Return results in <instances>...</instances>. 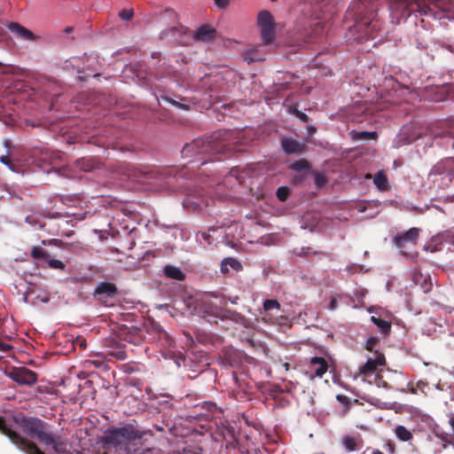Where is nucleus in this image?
I'll list each match as a JSON object with an SVG mask.
<instances>
[{
  "mask_svg": "<svg viewBox=\"0 0 454 454\" xmlns=\"http://www.w3.org/2000/svg\"><path fill=\"white\" fill-rule=\"evenodd\" d=\"M336 399L339 403H340L346 411H348L350 407V399L347 395H337Z\"/></svg>",
  "mask_w": 454,
  "mask_h": 454,
  "instance_id": "nucleus-21",
  "label": "nucleus"
},
{
  "mask_svg": "<svg viewBox=\"0 0 454 454\" xmlns=\"http://www.w3.org/2000/svg\"><path fill=\"white\" fill-rule=\"evenodd\" d=\"M316 180H317V183L319 184H323L325 182L324 178L323 177L321 178V176H319L318 175L316 176Z\"/></svg>",
  "mask_w": 454,
  "mask_h": 454,
  "instance_id": "nucleus-34",
  "label": "nucleus"
},
{
  "mask_svg": "<svg viewBox=\"0 0 454 454\" xmlns=\"http://www.w3.org/2000/svg\"><path fill=\"white\" fill-rule=\"evenodd\" d=\"M231 375L236 384L240 387L245 389H251L252 388V382L247 381L246 379L247 377V371H231Z\"/></svg>",
  "mask_w": 454,
  "mask_h": 454,
  "instance_id": "nucleus-6",
  "label": "nucleus"
},
{
  "mask_svg": "<svg viewBox=\"0 0 454 454\" xmlns=\"http://www.w3.org/2000/svg\"><path fill=\"white\" fill-rule=\"evenodd\" d=\"M311 364L318 367L317 369H328L336 366L335 362L330 357H313L311 359Z\"/></svg>",
  "mask_w": 454,
  "mask_h": 454,
  "instance_id": "nucleus-12",
  "label": "nucleus"
},
{
  "mask_svg": "<svg viewBox=\"0 0 454 454\" xmlns=\"http://www.w3.org/2000/svg\"><path fill=\"white\" fill-rule=\"evenodd\" d=\"M372 322L385 334H388L391 330V323L387 320L378 318L374 316L371 317Z\"/></svg>",
  "mask_w": 454,
  "mask_h": 454,
  "instance_id": "nucleus-15",
  "label": "nucleus"
},
{
  "mask_svg": "<svg viewBox=\"0 0 454 454\" xmlns=\"http://www.w3.org/2000/svg\"><path fill=\"white\" fill-rule=\"evenodd\" d=\"M263 308L266 311L271 310V309H279L280 305L279 303L275 300H266L263 303Z\"/></svg>",
  "mask_w": 454,
  "mask_h": 454,
  "instance_id": "nucleus-19",
  "label": "nucleus"
},
{
  "mask_svg": "<svg viewBox=\"0 0 454 454\" xmlns=\"http://www.w3.org/2000/svg\"><path fill=\"white\" fill-rule=\"evenodd\" d=\"M372 454H384L382 451L379 450H374L372 451Z\"/></svg>",
  "mask_w": 454,
  "mask_h": 454,
  "instance_id": "nucleus-36",
  "label": "nucleus"
},
{
  "mask_svg": "<svg viewBox=\"0 0 454 454\" xmlns=\"http://www.w3.org/2000/svg\"><path fill=\"white\" fill-rule=\"evenodd\" d=\"M270 370H267L266 372H267V375L269 376L270 374Z\"/></svg>",
  "mask_w": 454,
  "mask_h": 454,
  "instance_id": "nucleus-39",
  "label": "nucleus"
},
{
  "mask_svg": "<svg viewBox=\"0 0 454 454\" xmlns=\"http://www.w3.org/2000/svg\"><path fill=\"white\" fill-rule=\"evenodd\" d=\"M419 235V229L411 228L403 234L395 238V244L403 248L406 245H415Z\"/></svg>",
  "mask_w": 454,
  "mask_h": 454,
  "instance_id": "nucleus-5",
  "label": "nucleus"
},
{
  "mask_svg": "<svg viewBox=\"0 0 454 454\" xmlns=\"http://www.w3.org/2000/svg\"><path fill=\"white\" fill-rule=\"evenodd\" d=\"M99 293H114L115 287L112 284H102L98 287Z\"/></svg>",
  "mask_w": 454,
  "mask_h": 454,
  "instance_id": "nucleus-22",
  "label": "nucleus"
},
{
  "mask_svg": "<svg viewBox=\"0 0 454 454\" xmlns=\"http://www.w3.org/2000/svg\"><path fill=\"white\" fill-rule=\"evenodd\" d=\"M386 366V359L383 354L375 353V355L369 358L364 364V369H376L377 367Z\"/></svg>",
  "mask_w": 454,
  "mask_h": 454,
  "instance_id": "nucleus-9",
  "label": "nucleus"
},
{
  "mask_svg": "<svg viewBox=\"0 0 454 454\" xmlns=\"http://www.w3.org/2000/svg\"><path fill=\"white\" fill-rule=\"evenodd\" d=\"M134 14V11L131 8L123 9L120 12L119 17L123 20H129Z\"/></svg>",
  "mask_w": 454,
  "mask_h": 454,
  "instance_id": "nucleus-20",
  "label": "nucleus"
},
{
  "mask_svg": "<svg viewBox=\"0 0 454 454\" xmlns=\"http://www.w3.org/2000/svg\"><path fill=\"white\" fill-rule=\"evenodd\" d=\"M48 265L51 267V268H53V269H59V270H63L64 269V263L59 261V260H57V259H51L48 261Z\"/></svg>",
  "mask_w": 454,
  "mask_h": 454,
  "instance_id": "nucleus-23",
  "label": "nucleus"
},
{
  "mask_svg": "<svg viewBox=\"0 0 454 454\" xmlns=\"http://www.w3.org/2000/svg\"><path fill=\"white\" fill-rule=\"evenodd\" d=\"M365 177H366V178H371V177H372V176H371L370 174H367Z\"/></svg>",
  "mask_w": 454,
  "mask_h": 454,
  "instance_id": "nucleus-38",
  "label": "nucleus"
},
{
  "mask_svg": "<svg viewBox=\"0 0 454 454\" xmlns=\"http://www.w3.org/2000/svg\"><path fill=\"white\" fill-rule=\"evenodd\" d=\"M387 446L388 447V450H389L390 452H394L395 451V445L393 443L387 442Z\"/></svg>",
  "mask_w": 454,
  "mask_h": 454,
  "instance_id": "nucleus-33",
  "label": "nucleus"
},
{
  "mask_svg": "<svg viewBox=\"0 0 454 454\" xmlns=\"http://www.w3.org/2000/svg\"><path fill=\"white\" fill-rule=\"evenodd\" d=\"M373 182L379 190L384 191L387 188V178L383 171H379L375 175Z\"/></svg>",
  "mask_w": 454,
  "mask_h": 454,
  "instance_id": "nucleus-16",
  "label": "nucleus"
},
{
  "mask_svg": "<svg viewBox=\"0 0 454 454\" xmlns=\"http://www.w3.org/2000/svg\"><path fill=\"white\" fill-rule=\"evenodd\" d=\"M13 421L18 428L27 436L35 438L40 443L51 446L55 454H61L63 443L60 437L51 431L48 423L37 417L15 416Z\"/></svg>",
  "mask_w": 454,
  "mask_h": 454,
  "instance_id": "nucleus-2",
  "label": "nucleus"
},
{
  "mask_svg": "<svg viewBox=\"0 0 454 454\" xmlns=\"http://www.w3.org/2000/svg\"><path fill=\"white\" fill-rule=\"evenodd\" d=\"M31 254L34 258H44L45 254L43 250L40 247H34L32 249Z\"/></svg>",
  "mask_w": 454,
  "mask_h": 454,
  "instance_id": "nucleus-25",
  "label": "nucleus"
},
{
  "mask_svg": "<svg viewBox=\"0 0 454 454\" xmlns=\"http://www.w3.org/2000/svg\"><path fill=\"white\" fill-rule=\"evenodd\" d=\"M342 443L348 451H355L357 449V441L351 436H344Z\"/></svg>",
  "mask_w": 454,
  "mask_h": 454,
  "instance_id": "nucleus-17",
  "label": "nucleus"
},
{
  "mask_svg": "<svg viewBox=\"0 0 454 454\" xmlns=\"http://www.w3.org/2000/svg\"><path fill=\"white\" fill-rule=\"evenodd\" d=\"M395 434L396 437L403 442H408L412 439L413 434L412 433L408 430L404 426H397L395 428Z\"/></svg>",
  "mask_w": 454,
  "mask_h": 454,
  "instance_id": "nucleus-13",
  "label": "nucleus"
},
{
  "mask_svg": "<svg viewBox=\"0 0 454 454\" xmlns=\"http://www.w3.org/2000/svg\"><path fill=\"white\" fill-rule=\"evenodd\" d=\"M378 339L376 337H371L366 340L365 347L366 349L372 350L374 346L377 344Z\"/></svg>",
  "mask_w": 454,
  "mask_h": 454,
  "instance_id": "nucleus-26",
  "label": "nucleus"
},
{
  "mask_svg": "<svg viewBox=\"0 0 454 454\" xmlns=\"http://www.w3.org/2000/svg\"><path fill=\"white\" fill-rule=\"evenodd\" d=\"M164 273L168 278L176 279V280H182L184 278V274L182 272V270L175 266H166L164 269Z\"/></svg>",
  "mask_w": 454,
  "mask_h": 454,
  "instance_id": "nucleus-14",
  "label": "nucleus"
},
{
  "mask_svg": "<svg viewBox=\"0 0 454 454\" xmlns=\"http://www.w3.org/2000/svg\"><path fill=\"white\" fill-rule=\"evenodd\" d=\"M326 372V371H319V370H317L315 371V375L319 377V378H322L323 375Z\"/></svg>",
  "mask_w": 454,
  "mask_h": 454,
  "instance_id": "nucleus-32",
  "label": "nucleus"
},
{
  "mask_svg": "<svg viewBox=\"0 0 454 454\" xmlns=\"http://www.w3.org/2000/svg\"><path fill=\"white\" fill-rule=\"evenodd\" d=\"M257 26L263 43H270L275 38V22L268 11H261L257 16Z\"/></svg>",
  "mask_w": 454,
  "mask_h": 454,
  "instance_id": "nucleus-3",
  "label": "nucleus"
},
{
  "mask_svg": "<svg viewBox=\"0 0 454 454\" xmlns=\"http://www.w3.org/2000/svg\"><path fill=\"white\" fill-rule=\"evenodd\" d=\"M277 196L280 200H286L288 197V190L286 187L278 188L277 192Z\"/></svg>",
  "mask_w": 454,
  "mask_h": 454,
  "instance_id": "nucleus-24",
  "label": "nucleus"
},
{
  "mask_svg": "<svg viewBox=\"0 0 454 454\" xmlns=\"http://www.w3.org/2000/svg\"><path fill=\"white\" fill-rule=\"evenodd\" d=\"M88 363H89L87 364L88 367H90L92 364H94L95 366H98V364H94L92 361H88Z\"/></svg>",
  "mask_w": 454,
  "mask_h": 454,
  "instance_id": "nucleus-35",
  "label": "nucleus"
},
{
  "mask_svg": "<svg viewBox=\"0 0 454 454\" xmlns=\"http://www.w3.org/2000/svg\"><path fill=\"white\" fill-rule=\"evenodd\" d=\"M380 371H369V370H366V371H360V372H362L364 376L368 377V376H372V374H375V377L378 378L379 377V372Z\"/></svg>",
  "mask_w": 454,
  "mask_h": 454,
  "instance_id": "nucleus-29",
  "label": "nucleus"
},
{
  "mask_svg": "<svg viewBox=\"0 0 454 454\" xmlns=\"http://www.w3.org/2000/svg\"><path fill=\"white\" fill-rule=\"evenodd\" d=\"M145 432L136 429L132 425H125L121 427H111L99 437L98 442L106 449L114 450L115 452L124 450L131 453L141 444Z\"/></svg>",
  "mask_w": 454,
  "mask_h": 454,
  "instance_id": "nucleus-1",
  "label": "nucleus"
},
{
  "mask_svg": "<svg viewBox=\"0 0 454 454\" xmlns=\"http://www.w3.org/2000/svg\"><path fill=\"white\" fill-rule=\"evenodd\" d=\"M207 409L210 411H212L214 409H215V404L213 403H206Z\"/></svg>",
  "mask_w": 454,
  "mask_h": 454,
  "instance_id": "nucleus-31",
  "label": "nucleus"
},
{
  "mask_svg": "<svg viewBox=\"0 0 454 454\" xmlns=\"http://www.w3.org/2000/svg\"><path fill=\"white\" fill-rule=\"evenodd\" d=\"M8 27L12 32L15 33L16 35H20V37H22L25 40H34L35 39V36L30 30L27 29L26 27L20 26L18 23H11L8 26Z\"/></svg>",
  "mask_w": 454,
  "mask_h": 454,
  "instance_id": "nucleus-8",
  "label": "nucleus"
},
{
  "mask_svg": "<svg viewBox=\"0 0 454 454\" xmlns=\"http://www.w3.org/2000/svg\"><path fill=\"white\" fill-rule=\"evenodd\" d=\"M351 136L354 140L375 138L374 132L370 133V132H364V131H361V132L352 131Z\"/></svg>",
  "mask_w": 454,
  "mask_h": 454,
  "instance_id": "nucleus-18",
  "label": "nucleus"
},
{
  "mask_svg": "<svg viewBox=\"0 0 454 454\" xmlns=\"http://www.w3.org/2000/svg\"><path fill=\"white\" fill-rule=\"evenodd\" d=\"M214 35H215V30L207 26L199 27L195 31V35H194L195 38L201 42H207V41L213 39Z\"/></svg>",
  "mask_w": 454,
  "mask_h": 454,
  "instance_id": "nucleus-10",
  "label": "nucleus"
},
{
  "mask_svg": "<svg viewBox=\"0 0 454 454\" xmlns=\"http://www.w3.org/2000/svg\"><path fill=\"white\" fill-rule=\"evenodd\" d=\"M230 0H215V4L219 8H225L229 4Z\"/></svg>",
  "mask_w": 454,
  "mask_h": 454,
  "instance_id": "nucleus-28",
  "label": "nucleus"
},
{
  "mask_svg": "<svg viewBox=\"0 0 454 454\" xmlns=\"http://www.w3.org/2000/svg\"><path fill=\"white\" fill-rule=\"evenodd\" d=\"M331 309H334V301H331Z\"/></svg>",
  "mask_w": 454,
  "mask_h": 454,
  "instance_id": "nucleus-37",
  "label": "nucleus"
},
{
  "mask_svg": "<svg viewBox=\"0 0 454 454\" xmlns=\"http://www.w3.org/2000/svg\"><path fill=\"white\" fill-rule=\"evenodd\" d=\"M293 168L296 170H301L308 168V164L305 161H300L294 164Z\"/></svg>",
  "mask_w": 454,
  "mask_h": 454,
  "instance_id": "nucleus-27",
  "label": "nucleus"
},
{
  "mask_svg": "<svg viewBox=\"0 0 454 454\" xmlns=\"http://www.w3.org/2000/svg\"><path fill=\"white\" fill-rule=\"evenodd\" d=\"M282 147L286 153H300L303 151V145L294 139L286 138L282 141Z\"/></svg>",
  "mask_w": 454,
  "mask_h": 454,
  "instance_id": "nucleus-7",
  "label": "nucleus"
},
{
  "mask_svg": "<svg viewBox=\"0 0 454 454\" xmlns=\"http://www.w3.org/2000/svg\"><path fill=\"white\" fill-rule=\"evenodd\" d=\"M4 372L20 385L31 386L37 380L34 371H4Z\"/></svg>",
  "mask_w": 454,
  "mask_h": 454,
  "instance_id": "nucleus-4",
  "label": "nucleus"
},
{
  "mask_svg": "<svg viewBox=\"0 0 454 454\" xmlns=\"http://www.w3.org/2000/svg\"><path fill=\"white\" fill-rule=\"evenodd\" d=\"M90 375V373H89L86 371H81L80 373L77 374V376L82 379H85V378L89 377Z\"/></svg>",
  "mask_w": 454,
  "mask_h": 454,
  "instance_id": "nucleus-30",
  "label": "nucleus"
},
{
  "mask_svg": "<svg viewBox=\"0 0 454 454\" xmlns=\"http://www.w3.org/2000/svg\"><path fill=\"white\" fill-rule=\"evenodd\" d=\"M230 268L239 271L241 270L242 266L239 261L234 258L228 257L223 260L221 264V271L223 273H226L229 271Z\"/></svg>",
  "mask_w": 454,
  "mask_h": 454,
  "instance_id": "nucleus-11",
  "label": "nucleus"
}]
</instances>
